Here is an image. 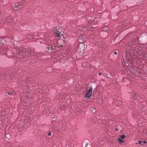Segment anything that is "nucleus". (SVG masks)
Listing matches in <instances>:
<instances>
[{
	"mask_svg": "<svg viewBox=\"0 0 147 147\" xmlns=\"http://www.w3.org/2000/svg\"><path fill=\"white\" fill-rule=\"evenodd\" d=\"M91 110L92 113H95L96 112V109L95 108H91L90 109Z\"/></svg>",
	"mask_w": 147,
	"mask_h": 147,
	"instance_id": "9b49d317",
	"label": "nucleus"
},
{
	"mask_svg": "<svg viewBox=\"0 0 147 147\" xmlns=\"http://www.w3.org/2000/svg\"><path fill=\"white\" fill-rule=\"evenodd\" d=\"M101 74H102V73L100 72L99 73V76L101 75Z\"/></svg>",
	"mask_w": 147,
	"mask_h": 147,
	"instance_id": "6ab92c4d",
	"label": "nucleus"
},
{
	"mask_svg": "<svg viewBox=\"0 0 147 147\" xmlns=\"http://www.w3.org/2000/svg\"><path fill=\"white\" fill-rule=\"evenodd\" d=\"M88 145V143H86L85 145V146L84 147H86Z\"/></svg>",
	"mask_w": 147,
	"mask_h": 147,
	"instance_id": "4be33fe9",
	"label": "nucleus"
},
{
	"mask_svg": "<svg viewBox=\"0 0 147 147\" xmlns=\"http://www.w3.org/2000/svg\"><path fill=\"white\" fill-rule=\"evenodd\" d=\"M146 57H147V52H146Z\"/></svg>",
	"mask_w": 147,
	"mask_h": 147,
	"instance_id": "b1692460",
	"label": "nucleus"
},
{
	"mask_svg": "<svg viewBox=\"0 0 147 147\" xmlns=\"http://www.w3.org/2000/svg\"><path fill=\"white\" fill-rule=\"evenodd\" d=\"M59 41H57V43H59Z\"/></svg>",
	"mask_w": 147,
	"mask_h": 147,
	"instance_id": "cd10ccee",
	"label": "nucleus"
},
{
	"mask_svg": "<svg viewBox=\"0 0 147 147\" xmlns=\"http://www.w3.org/2000/svg\"><path fill=\"white\" fill-rule=\"evenodd\" d=\"M31 55H33L34 54V53L33 52H32L31 53Z\"/></svg>",
	"mask_w": 147,
	"mask_h": 147,
	"instance_id": "412c9836",
	"label": "nucleus"
},
{
	"mask_svg": "<svg viewBox=\"0 0 147 147\" xmlns=\"http://www.w3.org/2000/svg\"><path fill=\"white\" fill-rule=\"evenodd\" d=\"M8 94L9 95H12L14 94V92L12 91H10L8 92Z\"/></svg>",
	"mask_w": 147,
	"mask_h": 147,
	"instance_id": "f8f14e48",
	"label": "nucleus"
},
{
	"mask_svg": "<svg viewBox=\"0 0 147 147\" xmlns=\"http://www.w3.org/2000/svg\"><path fill=\"white\" fill-rule=\"evenodd\" d=\"M92 87L91 88H90L88 92H87V93L85 95V97H88V98H90V97L92 95Z\"/></svg>",
	"mask_w": 147,
	"mask_h": 147,
	"instance_id": "39448f33",
	"label": "nucleus"
},
{
	"mask_svg": "<svg viewBox=\"0 0 147 147\" xmlns=\"http://www.w3.org/2000/svg\"><path fill=\"white\" fill-rule=\"evenodd\" d=\"M6 43V41L5 40L2 39L1 41L0 45L1 46L4 45Z\"/></svg>",
	"mask_w": 147,
	"mask_h": 147,
	"instance_id": "9d476101",
	"label": "nucleus"
},
{
	"mask_svg": "<svg viewBox=\"0 0 147 147\" xmlns=\"http://www.w3.org/2000/svg\"><path fill=\"white\" fill-rule=\"evenodd\" d=\"M115 131H118V129H117V128H115Z\"/></svg>",
	"mask_w": 147,
	"mask_h": 147,
	"instance_id": "aec40b11",
	"label": "nucleus"
},
{
	"mask_svg": "<svg viewBox=\"0 0 147 147\" xmlns=\"http://www.w3.org/2000/svg\"><path fill=\"white\" fill-rule=\"evenodd\" d=\"M11 73L9 72H7L5 74V77L7 79L10 80L12 77V76L11 75Z\"/></svg>",
	"mask_w": 147,
	"mask_h": 147,
	"instance_id": "423d86ee",
	"label": "nucleus"
},
{
	"mask_svg": "<svg viewBox=\"0 0 147 147\" xmlns=\"http://www.w3.org/2000/svg\"><path fill=\"white\" fill-rule=\"evenodd\" d=\"M55 48L56 47L55 46H48L47 47V51L49 53L54 52L55 51Z\"/></svg>",
	"mask_w": 147,
	"mask_h": 147,
	"instance_id": "f03ea898",
	"label": "nucleus"
},
{
	"mask_svg": "<svg viewBox=\"0 0 147 147\" xmlns=\"http://www.w3.org/2000/svg\"><path fill=\"white\" fill-rule=\"evenodd\" d=\"M86 38V36L84 35L80 36L78 39V41L80 43H83L84 42Z\"/></svg>",
	"mask_w": 147,
	"mask_h": 147,
	"instance_id": "7ed1b4c3",
	"label": "nucleus"
},
{
	"mask_svg": "<svg viewBox=\"0 0 147 147\" xmlns=\"http://www.w3.org/2000/svg\"><path fill=\"white\" fill-rule=\"evenodd\" d=\"M8 50L7 48L5 47H0V53H3V54H5L8 56Z\"/></svg>",
	"mask_w": 147,
	"mask_h": 147,
	"instance_id": "f257e3e1",
	"label": "nucleus"
},
{
	"mask_svg": "<svg viewBox=\"0 0 147 147\" xmlns=\"http://www.w3.org/2000/svg\"><path fill=\"white\" fill-rule=\"evenodd\" d=\"M46 44L48 46H51L53 42L50 40H47L46 42Z\"/></svg>",
	"mask_w": 147,
	"mask_h": 147,
	"instance_id": "6e6552de",
	"label": "nucleus"
},
{
	"mask_svg": "<svg viewBox=\"0 0 147 147\" xmlns=\"http://www.w3.org/2000/svg\"><path fill=\"white\" fill-rule=\"evenodd\" d=\"M48 135L49 136H51V132H50L49 133Z\"/></svg>",
	"mask_w": 147,
	"mask_h": 147,
	"instance_id": "f3484780",
	"label": "nucleus"
},
{
	"mask_svg": "<svg viewBox=\"0 0 147 147\" xmlns=\"http://www.w3.org/2000/svg\"><path fill=\"white\" fill-rule=\"evenodd\" d=\"M121 139H123L125 138V136L124 135H122L120 136Z\"/></svg>",
	"mask_w": 147,
	"mask_h": 147,
	"instance_id": "4468645a",
	"label": "nucleus"
},
{
	"mask_svg": "<svg viewBox=\"0 0 147 147\" xmlns=\"http://www.w3.org/2000/svg\"><path fill=\"white\" fill-rule=\"evenodd\" d=\"M146 143V141H144L143 142V143Z\"/></svg>",
	"mask_w": 147,
	"mask_h": 147,
	"instance_id": "a211bd4d",
	"label": "nucleus"
},
{
	"mask_svg": "<svg viewBox=\"0 0 147 147\" xmlns=\"http://www.w3.org/2000/svg\"><path fill=\"white\" fill-rule=\"evenodd\" d=\"M12 22V16H9L6 19V22L7 24H10Z\"/></svg>",
	"mask_w": 147,
	"mask_h": 147,
	"instance_id": "20e7f679",
	"label": "nucleus"
},
{
	"mask_svg": "<svg viewBox=\"0 0 147 147\" xmlns=\"http://www.w3.org/2000/svg\"><path fill=\"white\" fill-rule=\"evenodd\" d=\"M114 53L116 55H117V52H114Z\"/></svg>",
	"mask_w": 147,
	"mask_h": 147,
	"instance_id": "5701e85b",
	"label": "nucleus"
},
{
	"mask_svg": "<svg viewBox=\"0 0 147 147\" xmlns=\"http://www.w3.org/2000/svg\"><path fill=\"white\" fill-rule=\"evenodd\" d=\"M118 141L120 142V143H122V142H124V141L123 140H122L121 139V138H119L118 139Z\"/></svg>",
	"mask_w": 147,
	"mask_h": 147,
	"instance_id": "ddd939ff",
	"label": "nucleus"
},
{
	"mask_svg": "<svg viewBox=\"0 0 147 147\" xmlns=\"http://www.w3.org/2000/svg\"><path fill=\"white\" fill-rule=\"evenodd\" d=\"M138 142L139 144H140L142 143V141L141 140H138Z\"/></svg>",
	"mask_w": 147,
	"mask_h": 147,
	"instance_id": "2eb2a0df",
	"label": "nucleus"
},
{
	"mask_svg": "<svg viewBox=\"0 0 147 147\" xmlns=\"http://www.w3.org/2000/svg\"><path fill=\"white\" fill-rule=\"evenodd\" d=\"M55 30H54V33L57 35V36H60V34H61V33L58 30H57V29H54Z\"/></svg>",
	"mask_w": 147,
	"mask_h": 147,
	"instance_id": "1a4fd4ad",
	"label": "nucleus"
},
{
	"mask_svg": "<svg viewBox=\"0 0 147 147\" xmlns=\"http://www.w3.org/2000/svg\"><path fill=\"white\" fill-rule=\"evenodd\" d=\"M84 143H83L82 144V146H83V145H84Z\"/></svg>",
	"mask_w": 147,
	"mask_h": 147,
	"instance_id": "a878e982",
	"label": "nucleus"
},
{
	"mask_svg": "<svg viewBox=\"0 0 147 147\" xmlns=\"http://www.w3.org/2000/svg\"><path fill=\"white\" fill-rule=\"evenodd\" d=\"M13 8L15 11H18V3L14 4Z\"/></svg>",
	"mask_w": 147,
	"mask_h": 147,
	"instance_id": "0eeeda50",
	"label": "nucleus"
},
{
	"mask_svg": "<svg viewBox=\"0 0 147 147\" xmlns=\"http://www.w3.org/2000/svg\"><path fill=\"white\" fill-rule=\"evenodd\" d=\"M133 95L134 96V97L135 96V94H133Z\"/></svg>",
	"mask_w": 147,
	"mask_h": 147,
	"instance_id": "393cba45",
	"label": "nucleus"
},
{
	"mask_svg": "<svg viewBox=\"0 0 147 147\" xmlns=\"http://www.w3.org/2000/svg\"><path fill=\"white\" fill-rule=\"evenodd\" d=\"M125 59H129V57H126V56L125 55Z\"/></svg>",
	"mask_w": 147,
	"mask_h": 147,
	"instance_id": "dca6fc26",
	"label": "nucleus"
},
{
	"mask_svg": "<svg viewBox=\"0 0 147 147\" xmlns=\"http://www.w3.org/2000/svg\"><path fill=\"white\" fill-rule=\"evenodd\" d=\"M133 73H134V74H136L134 72H133Z\"/></svg>",
	"mask_w": 147,
	"mask_h": 147,
	"instance_id": "bb28decb",
	"label": "nucleus"
}]
</instances>
